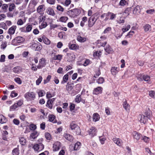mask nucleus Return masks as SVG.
Here are the masks:
<instances>
[{"mask_svg":"<svg viewBox=\"0 0 155 155\" xmlns=\"http://www.w3.org/2000/svg\"><path fill=\"white\" fill-rule=\"evenodd\" d=\"M106 52L108 54L111 53L113 52L112 49L109 46H108L104 49Z\"/></svg>","mask_w":155,"mask_h":155,"instance_id":"32","label":"nucleus"},{"mask_svg":"<svg viewBox=\"0 0 155 155\" xmlns=\"http://www.w3.org/2000/svg\"><path fill=\"white\" fill-rule=\"evenodd\" d=\"M46 60L44 58H41L39 61V64L37 66L38 69H41L46 64Z\"/></svg>","mask_w":155,"mask_h":155,"instance_id":"4","label":"nucleus"},{"mask_svg":"<svg viewBox=\"0 0 155 155\" xmlns=\"http://www.w3.org/2000/svg\"><path fill=\"white\" fill-rule=\"evenodd\" d=\"M143 80L145 81H148L150 80V77L149 76L147 75H143Z\"/></svg>","mask_w":155,"mask_h":155,"instance_id":"52","label":"nucleus"},{"mask_svg":"<svg viewBox=\"0 0 155 155\" xmlns=\"http://www.w3.org/2000/svg\"><path fill=\"white\" fill-rule=\"evenodd\" d=\"M97 20V19L95 18L94 16L91 17L88 21V26L89 27H91L95 24Z\"/></svg>","mask_w":155,"mask_h":155,"instance_id":"5","label":"nucleus"},{"mask_svg":"<svg viewBox=\"0 0 155 155\" xmlns=\"http://www.w3.org/2000/svg\"><path fill=\"white\" fill-rule=\"evenodd\" d=\"M0 26L1 28L5 29H7V27L5 23L2 22L0 23Z\"/></svg>","mask_w":155,"mask_h":155,"instance_id":"50","label":"nucleus"},{"mask_svg":"<svg viewBox=\"0 0 155 155\" xmlns=\"http://www.w3.org/2000/svg\"><path fill=\"white\" fill-rule=\"evenodd\" d=\"M71 0H66L63 4L66 6H68L71 4Z\"/></svg>","mask_w":155,"mask_h":155,"instance_id":"55","label":"nucleus"},{"mask_svg":"<svg viewBox=\"0 0 155 155\" xmlns=\"http://www.w3.org/2000/svg\"><path fill=\"white\" fill-rule=\"evenodd\" d=\"M123 107L126 110H128L130 109V105L127 103V101H124L123 104Z\"/></svg>","mask_w":155,"mask_h":155,"instance_id":"39","label":"nucleus"},{"mask_svg":"<svg viewBox=\"0 0 155 155\" xmlns=\"http://www.w3.org/2000/svg\"><path fill=\"white\" fill-rule=\"evenodd\" d=\"M63 57V55L61 54H58L54 56L53 58V59L54 60H58L60 61Z\"/></svg>","mask_w":155,"mask_h":155,"instance_id":"36","label":"nucleus"},{"mask_svg":"<svg viewBox=\"0 0 155 155\" xmlns=\"http://www.w3.org/2000/svg\"><path fill=\"white\" fill-rule=\"evenodd\" d=\"M44 148V146L42 143L36 144L33 147V148L35 151H40L43 150Z\"/></svg>","mask_w":155,"mask_h":155,"instance_id":"2","label":"nucleus"},{"mask_svg":"<svg viewBox=\"0 0 155 155\" xmlns=\"http://www.w3.org/2000/svg\"><path fill=\"white\" fill-rule=\"evenodd\" d=\"M64 137L66 139L70 141H72L73 140V137L70 134H65L64 135Z\"/></svg>","mask_w":155,"mask_h":155,"instance_id":"20","label":"nucleus"},{"mask_svg":"<svg viewBox=\"0 0 155 155\" xmlns=\"http://www.w3.org/2000/svg\"><path fill=\"white\" fill-rule=\"evenodd\" d=\"M70 127L71 130H75L77 127H78V125L75 123L74 122H72L70 124Z\"/></svg>","mask_w":155,"mask_h":155,"instance_id":"33","label":"nucleus"},{"mask_svg":"<svg viewBox=\"0 0 155 155\" xmlns=\"http://www.w3.org/2000/svg\"><path fill=\"white\" fill-rule=\"evenodd\" d=\"M66 90L68 92L70 91L73 88V87L71 85V84H69V83H67L66 85Z\"/></svg>","mask_w":155,"mask_h":155,"instance_id":"40","label":"nucleus"},{"mask_svg":"<svg viewBox=\"0 0 155 155\" xmlns=\"http://www.w3.org/2000/svg\"><path fill=\"white\" fill-rule=\"evenodd\" d=\"M7 121L6 118L2 114H0V123L3 124Z\"/></svg>","mask_w":155,"mask_h":155,"instance_id":"25","label":"nucleus"},{"mask_svg":"<svg viewBox=\"0 0 155 155\" xmlns=\"http://www.w3.org/2000/svg\"><path fill=\"white\" fill-rule=\"evenodd\" d=\"M38 20L40 24L42 21H45V17L43 15H40L38 18Z\"/></svg>","mask_w":155,"mask_h":155,"instance_id":"42","label":"nucleus"},{"mask_svg":"<svg viewBox=\"0 0 155 155\" xmlns=\"http://www.w3.org/2000/svg\"><path fill=\"white\" fill-rule=\"evenodd\" d=\"M18 107L17 104H15L14 105L11 106L10 107L9 110L10 111H12L15 110L16 108Z\"/></svg>","mask_w":155,"mask_h":155,"instance_id":"47","label":"nucleus"},{"mask_svg":"<svg viewBox=\"0 0 155 155\" xmlns=\"http://www.w3.org/2000/svg\"><path fill=\"white\" fill-rule=\"evenodd\" d=\"M17 27L15 25H13L10 27L8 30V33L10 35H12L14 34L16 29Z\"/></svg>","mask_w":155,"mask_h":155,"instance_id":"10","label":"nucleus"},{"mask_svg":"<svg viewBox=\"0 0 155 155\" xmlns=\"http://www.w3.org/2000/svg\"><path fill=\"white\" fill-rule=\"evenodd\" d=\"M42 38L43 41L45 44L47 45H49L50 44L51 41L48 38L45 36L43 35L42 37Z\"/></svg>","mask_w":155,"mask_h":155,"instance_id":"26","label":"nucleus"},{"mask_svg":"<svg viewBox=\"0 0 155 155\" xmlns=\"http://www.w3.org/2000/svg\"><path fill=\"white\" fill-rule=\"evenodd\" d=\"M101 54V52L100 51H96L95 52L94 54V56H96L97 57L100 56Z\"/></svg>","mask_w":155,"mask_h":155,"instance_id":"64","label":"nucleus"},{"mask_svg":"<svg viewBox=\"0 0 155 155\" xmlns=\"http://www.w3.org/2000/svg\"><path fill=\"white\" fill-rule=\"evenodd\" d=\"M130 25H128L126 28H122V30L123 31L122 34L126 31H128L130 28Z\"/></svg>","mask_w":155,"mask_h":155,"instance_id":"48","label":"nucleus"},{"mask_svg":"<svg viewBox=\"0 0 155 155\" xmlns=\"http://www.w3.org/2000/svg\"><path fill=\"white\" fill-rule=\"evenodd\" d=\"M119 71V68L115 67H112L111 70V73L113 75H116Z\"/></svg>","mask_w":155,"mask_h":155,"instance_id":"19","label":"nucleus"},{"mask_svg":"<svg viewBox=\"0 0 155 155\" xmlns=\"http://www.w3.org/2000/svg\"><path fill=\"white\" fill-rule=\"evenodd\" d=\"M113 141L118 146H120L122 143V141L120 139L117 138H114L113 139Z\"/></svg>","mask_w":155,"mask_h":155,"instance_id":"23","label":"nucleus"},{"mask_svg":"<svg viewBox=\"0 0 155 155\" xmlns=\"http://www.w3.org/2000/svg\"><path fill=\"white\" fill-rule=\"evenodd\" d=\"M15 81L16 83L19 84H21V81L20 78H15Z\"/></svg>","mask_w":155,"mask_h":155,"instance_id":"60","label":"nucleus"},{"mask_svg":"<svg viewBox=\"0 0 155 155\" xmlns=\"http://www.w3.org/2000/svg\"><path fill=\"white\" fill-rule=\"evenodd\" d=\"M81 147V143L80 142H77L74 145V150H77L79 149Z\"/></svg>","mask_w":155,"mask_h":155,"instance_id":"35","label":"nucleus"},{"mask_svg":"<svg viewBox=\"0 0 155 155\" xmlns=\"http://www.w3.org/2000/svg\"><path fill=\"white\" fill-rule=\"evenodd\" d=\"M100 118L99 116L97 113H95L93 114V120L94 121L96 122L98 121L99 120Z\"/></svg>","mask_w":155,"mask_h":155,"instance_id":"29","label":"nucleus"},{"mask_svg":"<svg viewBox=\"0 0 155 155\" xmlns=\"http://www.w3.org/2000/svg\"><path fill=\"white\" fill-rule=\"evenodd\" d=\"M65 34V33L64 32H61L58 33V37L60 38H63Z\"/></svg>","mask_w":155,"mask_h":155,"instance_id":"61","label":"nucleus"},{"mask_svg":"<svg viewBox=\"0 0 155 155\" xmlns=\"http://www.w3.org/2000/svg\"><path fill=\"white\" fill-rule=\"evenodd\" d=\"M145 115V117L147 118L150 119L152 116L151 111L150 110L149 108H148L146 110V111L144 114V115Z\"/></svg>","mask_w":155,"mask_h":155,"instance_id":"15","label":"nucleus"},{"mask_svg":"<svg viewBox=\"0 0 155 155\" xmlns=\"http://www.w3.org/2000/svg\"><path fill=\"white\" fill-rule=\"evenodd\" d=\"M24 22L21 19H19L18 20L17 24L18 25H23L24 23Z\"/></svg>","mask_w":155,"mask_h":155,"instance_id":"62","label":"nucleus"},{"mask_svg":"<svg viewBox=\"0 0 155 155\" xmlns=\"http://www.w3.org/2000/svg\"><path fill=\"white\" fill-rule=\"evenodd\" d=\"M69 48L72 50H75L78 48V46L74 44H71L70 43L68 44Z\"/></svg>","mask_w":155,"mask_h":155,"instance_id":"22","label":"nucleus"},{"mask_svg":"<svg viewBox=\"0 0 155 155\" xmlns=\"http://www.w3.org/2000/svg\"><path fill=\"white\" fill-rule=\"evenodd\" d=\"M77 40L81 42H84L86 41V38H85L81 37L80 36H78L77 38Z\"/></svg>","mask_w":155,"mask_h":155,"instance_id":"34","label":"nucleus"},{"mask_svg":"<svg viewBox=\"0 0 155 155\" xmlns=\"http://www.w3.org/2000/svg\"><path fill=\"white\" fill-rule=\"evenodd\" d=\"M19 142L22 145H25L26 142V140L24 137H21L19 138Z\"/></svg>","mask_w":155,"mask_h":155,"instance_id":"37","label":"nucleus"},{"mask_svg":"<svg viewBox=\"0 0 155 155\" xmlns=\"http://www.w3.org/2000/svg\"><path fill=\"white\" fill-rule=\"evenodd\" d=\"M77 12V9H73L69 11L68 12L71 15H70L71 16L74 17L76 16H77L76 14Z\"/></svg>","mask_w":155,"mask_h":155,"instance_id":"18","label":"nucleus"},{"mask_svg":"<svg viewBox=\"0 0 155 155\" xmlns=\"http://www.w3.org/2000/svg\"><path fill=\"white\" fill-rule=\"evenodd\" d=\"M104 81V79L102 77H100L97 81L99 84H102Z\"/></svg>","mask_w":155,"mask_h":155,"instance_id":"51","label":"nucleus"},{"mask_svg":"<svg viewBox=\"0 0 155 155\" xmlns=\"http://www.w3.org/2000/svg\"><path fill=\"white\" fill-rule=\"evenodd\" d=\"M47 13L51 15L54 16L55 15L54 11L53 9L51 7L48 8L46 10Z\"/></svg>","mask_w":155,"mask_h":155,"instance_id":"17","label":"nucleus"},{"mask_svg":"<svg viewBox=\"0 0 155 155\" xmlns=\"http://www.w3.org/2000/svg\"><path fill=\"white\" fill-rule=\"evenodd\" d=\"M25 97L26 99L28 98L29 97L32 98H35V95L34 92H28L26 93L25 94Z\"/></svg>","mask_w":155,"mask_h":155,"instance_id":"14","label":"nucleus"},{"mask_svg":"<svg viewBox=\"0 0 155 155\" xmlns=\"http://www.w3.org/2000/svg\"><path fill=\"white\" fill-rule=\"evenodd\" d=\"M49 120L50 122H52L53 123H54L56 122L54 119L55 118V117L54 115L52 114H49L48 116Z\"/></svg>","mask_w":155,"mask_h":155,"instance_id":"28","label":"nucleus"},{"mask_svg":"<svg viewBox=\"0 0 155 155\" xmlns=\"http://www.w3.org/2000/svg\"><path fill=\"white\" fill-rule=\"evenodd\" d=\"M57 9L58 10L61 12H63L64 11V8H63L60 5H57Z\"/></svg>","mask_w":155,"mask_h":155,"instance_id":"57","label":"nucleus"},{"mask_svg":"<svg viewBox=\"0 0 155 155\" xmlns=\"http://www.w3.org/2000/svg\"><path fill=\"white\" fill-rule=\"evenodd\" d=\"M51 78V76L50 75H48L47 78L45 80H44V84H46L48 83L50 80Z\"/></svg>","mask_w":155,"mask_h":155,"instance_id":"58","label":"nucleus"},{"mask_svg":"<svg viewBox=\"0 0 155 155\" xmlns=\"http://www.w3.org/2000/svg\"><path fill=\"white\" fill-rule=\"evenodd\" d=\"M87 18L86 17H84L83 18L82 21H81L80 25L82 27H83L84 25V23L87 21Z\"/></svg>","mask_w":155,"mask_h":155,"instance_id":"43","label":"nucleus"},{"mask_svg":"<svg viewBox=\"0 0 155 155\" xmlns=\"http://www.w3.org/2000/svg\"><path fill=\"white\" fill-rule=\"evenodd\" d=\"M8 4H4L2 5L1 9L2 12L4 13L7 12L8 11Z\"/></svg>","mask_w":155,"mask_h":155,"instance_id":"24","label":"nucleus"},{"mask_svg":"<svg viewBox=\"0 0 155 155\" xmlns=\"http://www.w3.org/2000/svg\"><path fill=\"white\" fill-rule=\"evenodd\" d=\"M13 155H18L19 154V150L17 148H16L13 149L12 151Z\"/></svg>","mask_w":155,"mask_h":155,"instance_id":"41","label":"nucleus"},{"mask_svg":"<svg viewBox=\"0 0 155 155\" xmlns=\"http://www.w3.org/2000/svg\"><path fill=\"white\" fill-rule=\"evenodd\" d=\"M45 138L48 140H50L51 139V136L50 134L48 133L47 132L45 134Z\"/></svg>","mask_w":155,"mask_h":155,"instance_id":"46","label":"nucleus"},{"mask_svg":"<svg viewBox=\"0 0 155 155\" xmlns=\"http://www.w3.org/2000/svg\"><path fill=\"white\" fill-rule=\"evenodd\" d=\"M45 10V5H42L38 7L37 9V11L40 14H42L43 13Z\"/></svg>","mask_w":155,"mask_h":155,"instance_id":"7","label":"nucleus"},{"mask_svg":"<svg viewBox=\"0 0 155 155\" xmlns=\"http://www.w3.org/2000/svg\"><path fill=\"white\" fill-rule=\"evenodd\" d=\"M68 79V75L67 74L65 75L63 78V81L61 82L62 84H64L66 82Z\"/></svg>","mask_w":155,"mask_h":155,"instance_id":"31","label":"nucleus"},{"mask_svg":"<svg viewBox=\"0 0 155 155\" xmlns=\"http://www.w3.org/2000/svg\"><path fill=\"white\" fill-rule=\"evenodd\" d=\"M138 119L140 123L145 124L148 119L145 117V115L140 114L138 116Z\"/></svg>","mask_w":155,"mask_h":155,"instance_id":"8","label":"nucleus"},{"mask_svg":"<svg viewBox=\"0 0 155 155\" xmlns=\"http://www.w3.org/2000/svg\"><path fill=\"white\" fill-rule=\"evenodd\" d=\"M8 10L11 12L13 11L15 8V5L13 3H10L8 4Z\"/></svg>","mask_w":155,"mask_h":155,"instance_id":"30","label":"nucleus"},{"mask_svg":"<svg viewBox=\"0 0 155 155\" xmlns=\"http://www.w3.org/2000/svg\"><path fill=\"white\" fill-rule=\"evenodd\" d=\"M68 18L66 16H62L59 19V21L64 22H65L68 20Z\"/></svg>","mask_w":155,"mask_h":155,"instance_id":"44","label":"nucleus"},{"mask_svg":"<svg viewBox=\"0 0 155 155\" xmlns=\"http://www.w3.org/2000/svg\"><path fill=\"white\" fill-rule=\"evenodd\" d=\"M29 127L30 129L31 130H34L37 128L36 125L33 124H30L29 126Z\"/></svg>","mask_w":155,"mask_h":155,"instance_id":"53","label":"nucleus"},{"mask_svg":"<svg viewBox=\"0 0 155 155\" xmlns=\"http://www.w3.org/2000/svg\"><path fill=\"white\" fill-rule=\"evenodd\" d=\"M140 7L139 5L136 6L134 8L133 10V14H136L138 13H140Z\"/></svg>","mask_w":155,"mask_h":155,"instance_id":"27","label":"nucleus"},{"mask_svg":"<svg viewBox=\"0 0 155 155\" xmlns=\"http://www.w3.org/2000/svg\"><path fill=\"white\" fill-rule=\"evenodd\" d=\"M97 129L94 127H92L89 130V134L92 137L95 135L96 133Z\"/></svg>","mask_w":155,"mask_h":155,"instance_id":"11","label":"nucleus"},{"mask_svg":"<svg viewBox=\"0 0 155 155\" xmlns=\"http://www.w3.org/2000/svg\"><path fill=\"white\" fill-rule=\"evenodd\" d=\"M81 100V95L79 94L77 95L75 98V101L77 103H79L80 102Z\"/></svg>","mask_w":155,"mask_h":155,"instance_id":"45","label":"nucleus"},{"mask_svg":"<svg viewBox=\"0 0 155 155\" xmlns=\"http://www.w3.org/2000/svg\"><path fill=\"white\" fill-rule=\"evenodd\" d=\"M42 78L41 76H40L38 78L36 81V84L39 85L42 81Z\"/></svg>","mask_w":155,"mask_h":155,"instance_id":"54","label":"nucleus"},{"mask_svg":"<svg viewBox=\"0 0 155 155\" xmlns=\"http://www.w3.org/2000/svg\"><path fill=\"white\" fill-rule=\"evenodd\" d=\"M81 130L79 127H77L75 130V132L76 134L80 135L81 133Z\"/></svg>","mask_w":155,"mask_h":155,"instance_id":"56","label":"nucleus"},{"mask_svg":"<svg viewBox=\"0 0 155 155\" xmlns=\"http://www.w3.org/2000/svg\"><path fill=\"white\" fill-rule=\"evenodd\" d=\"M47 25V24L46 22L43 21L41 25H39V28L40 29H42L46 28Z\"/></svg>","mask_w":155,"mask_h":155,"instance_id":"38","label":"nucleus"},{"mask_svg":"<svg viewBox=\"0 0 155 155\" xmlns=\"http://www.w3.org/2000/svg\"><path fill=\"white\" fill-rule=\"evenodd\" d=\"M151 28L149 24L146 25L144 26V29L145 31H147L150 29Z\"/></svg>","mask_w":155,"mask_h":155,"instance_id":"49","label":"nucleus"},{"mask_svg":"<svg viewBox=\"0 0 155 155\" xmlns=\"http://www.w3.org/2000/svg\"><path fill=\"white\" fill-rule=\"evenodd\" d=\"M32 28V26L31 25H26L21 28V31L24 32H30Z\"/></svg>","mask_w":155,"mask_h":155,"instance_id":"3","label":"nucleus"},{"mask_svg":"<svg viewBox=\"0 0 155 155\" xmlns=\"http://www.w3.org/2000/svg\"><path fill=\"white\" fill-rule=\"evenodd\" d=\"M39 133L37 131H34L30 135V137L33 139H36L39 135Z\"/></svg>","mask_w":155,"mask_h":155,"instance_id":"21","label":"nucleus"},{"mask_svg":"<svg viewBox=\"0 0 155 155\" xmlns=\"http://www.w3.org/2000/svg\"><path fill=\"white\" fill-rule=\"evenodd\" d=\"M149 94L150 97L152 98H154L155 92L153 91H149Z\"/></svg>","mask_w":155,"mask_h":155,"instance_id":"59","label":"nucleus"},{"mask_svg":"<svg viewBox=\"0 0 155 155\" xmlns=\"http://www.w3.org/2000/svg\"><path fill=\"white\" fill-rule=\"evenodd\" d=\"M25 40L24 38L21 36L16 37L12 41V44L15 45L17 43H20L23 42Z\"/></svg>","mask_w":155,"mask_h":155,"instance_id":"1","label":"nucleus"},{"mask_svg":"<svg viewBox=\"0 0 155 155\" xmlns=\"http://www.w3.org/2000/svg\"><path fill=\"white\" fill-rule=\"evenodd\" d=\"M103 89L101 87H98L94 89L93 91V94H97L102 93Z\"/></svg>","mask_w":155,"mask_h":155,"instance_id":"12","label":"nucleus"},{"mask_svg":"<svg viewBox=\"0 0 155 155\" xmlns=\"http://www.w3.org/2000/svg\"><path fill=\"white\" fill-rule=\"evenodd\" d=\"M32 48L35 51H40L42 49V46L40 43L39 45L36 43L33 44L32 45Z\"/></svg>","mask_w":155,"mask_h":155,"instance_id":"9","label":"nucleus"},{"mask_svg":"<svg viewBox=\"0 0 155 155\" xmlns=\"http://www.w3.org/2000/svg\"><path fill=\"white\" fill-rule=\"evenodd\" d=\"M109 17H110V19L113 20L116 17V15L113 13L109 12Z\"/></svg>","mask_w":155,"mask_h":155,"instance_id":"63","label":"nucleus"},{"mask_svg":"<svg viewBox=\"0 0 155 155\" xmlns=\"http://www.w3.org/2000/svg\"><path fill=\"white\" fill-rule=\"evenodd\" d=\"M55 100V98H53L48 100L47 101L46 106L50 109H52L53 108V102Z\"/></svg>","mask_w":155,"mask_h":155,"instance_id":"6","label":"nucleus"},{"mask_svg":"<svg viewBox=\"0 0 155 155\" xmlns=\"http://www.w3.org/2000/svg\"><path fill=\"white\" fill-rule=\"evenodd\" d=\"M60 142L57 141L55 142L53 146V150L56 151H58L60 149Z\"/></svg>","mask_w":155,"mask_h":155,"instance_id":"16","label":"nucleus"},{"mask_svg":"<svg viewBox=\"0 0 155 155\" xmlns=\"http://www.w3.org/2000/svg\"><path fill=\"white\" fill-rule=\"evenodd\" d=\"M134 139L138 140L141 137L140 134L136 131H134L132 133Z\"/></svg>","mask_w":155,"mask_h":155,"instance_id":"13","label":"nucleus"}]
</instances>
